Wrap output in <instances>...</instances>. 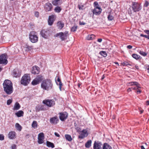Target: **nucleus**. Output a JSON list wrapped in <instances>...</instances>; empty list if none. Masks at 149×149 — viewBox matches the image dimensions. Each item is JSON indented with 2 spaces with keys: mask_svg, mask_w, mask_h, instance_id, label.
<instances>
[{
  "mask_svg": "<svg viewBox=\"0 0 149 149\" xmlns=\"http://www.w3.org/2000/svg\"><path fill=\"white\" fill-rule=\"evenodd\" d=\"M3 86L4 91L8 95H10L13 91V84L10 80L6 79L4 81Z\"/></svg>",
  "mask_w": 149,
  "mask_h": 149,
  "instance_id": "obj_1",
  "label": "nucleus"
},
{
  "mask_svg": "<svg viewBox=\"0 0 149 149\" xmlns=\"http://www.w3.org/2000/svg\"><path fill=\"white\" fill-rule=\"evenodd\" d=\"M41 86L43 89L48 91L52 89L53 84L51 80L49 79H46L42 81Z\"/></svg>",
  "mask_w": 149,
  "mask_h": 149,
  "instance_id": "obj_2",
  "label": "nucleus"
},
{
  "mask_svg": "<svg viewBox=\"0 0 149 149\" xmlns=\"http://www.w3.org/2000/svg\"><path fill=\"white\" fill-rule=\"evenodd\" d=\"M31 78L29 74H25L22 77L20 82L22 84L26 86L29 83Z\"/></svg>",
  "mask_w": 149,
  "mask_h": 149,
  "instance_id": "obj_3",
  "label": "nucleus"
},
{
  "mask_svg": "<svg viewBox=\"0 0 149 149\" xmlns=\"http://www.w3.org/2000/svg\"><path fill=\"white\" fill-rule=\"evenodd\" d=\"M94 6L95 8L93 10V14L95 15H99L101 12L102 9L96 1H95L93 3Z\"/></svg>",
  "mask_w": 149,
  "mask_h": 149,
  "instance_id": "obj_4",
  "label": "nucleus"
},
{
  "mask_svg": "<svg viewBox=\"0 0 149 149\" xmlns=\"http://www.w3.org/2000/svg\"><path fill=\"white\" fill-rule=\"evenodd\" d=\"M132 10L135 12L139 11L142 8V7L140 3L134 2H132Z\"/></svg>",
  "mask_w": 149,
  "mask_h": 149,
  "instance_id": "obj_5",
  "label": "nucleus"
},
{
  "mask_svg": "<svg viewBox=\"0 0 149 149\" xmlns=\"http://www.w3.org/2000/svg\"><path fill=\"white\" fill-rule=\"evenodd\" d=\"M68 35V32L67 31H65L64 33L61 32L59 33H57L54 36L55 37H57L59 36L61 40L63 41L67 39Z\"/></svg>",
  "mask_w": 149,
  "mask_h": 149,
  "instance_id": "obj_6",
  "label": "nucleus"
},
{
  "mask_svg": "<svg viewBox=\"0 0 149 149\" xmlns=\"http://www.w3.org/2000/svg\"><path fill=\"white\" fill-rule=\"evenodd\" d=\"M29 38L30 40L33 43L36 42L38 40V37L34 31H31L30 33Z\"/></svg>",
  "mask_w": 149,
  "mask_h": 149,
  "instance_id": "obj_7",
  "label": "nucleus"
},
{
  "mask_svg": "<svg viewBox=\"0 0 149 149\" xmlns=\"http://www.w3.org/2000/svg\"><path fill=\"white\" fill-rule=\"evenodd\" d=\"M7 55L5 54H2L0 56V64L6 65L8 62Z\"/></svg>",
  "mask_w": 149,
  "mask_h": 149,
  "instance_id": "obj_8",
  "label": "nucleus"
},
{
  "mask_svg": "<svg viewBox=\"0 0 149 149\" xmlns=\"http://www.w3.org/2000/svg\"><path fill=\"white\" fill-rule=\"evenodd\" d=\"M43 80V77L41 75H38L32 82V84L35 85L38 84Z\"/></svg>",
  "mask_w": 149,
  "mask_h": 149,
  "instance_id": "obj_9",
  "label": "nucleus"
},
{
  "mask_svg": "<svg viewBox=\"0 0 149 149\" xmlns=\"http://www.w3.org/2000/svg\"><path fill=\"white\" fill-rule=\"evenodd\" d=\"M42 103L49 107H53L55 104L53 100H45L43 101Z\"/></svg>",
  "mask_w": 149,
  "mask_h": 149,
  "instance_id": "obj_10",
  "label": "nucleus"
},
{
  "mask_svg": "<svg viewBox=\"0 0 149 149\" xmlns=\"http://www.w3.org/2000/svg\"><path fill=\"white\" fill-rule=\"evenodd\" d=\"M56 17V15H52L49 16L48 20V24L50 26L52 25Z\"/></svg>",
  "mask_w": 149,
  "mask_h": 149,
  "instance_id": "obj_11",
  "label": "nucleus"
},
{
  "mask_svg": "<svg viewBox=\"0 0 149 149\" xmlns=\"http://www.w3.org/2000/svg\"><path fill=\"white\" fill-rule=\"evenodd\" d=\"M80 134L78 136V138L80 139H83L84 137H87L88 135V133L87 130L83 129L82 130L80 131L79 133Z\"/></svg>",
  "mask_w": 149,
  "mask_h": 149,
  "instance_id": "obj_12",
  "label": "nucleus"
},
{
  "mask_svg": "<svg viewBox=\"0 0 149 149\" xmlns=\"http://www.w3.org/2000/svg\"><path fill=\"white\" fill-rule=\"evenodd\" d=\"M59 114L60 119L62 121H65L68 116V114L66 112L60 113Z\"/></svg>",
  "mask_w": 149,
  "mask_h": 149,
  "instance_id": "obj_13",
  "label": "nucleus"
},
{
  "mask_svg": "<svg viewBox=\"0 0 149 149\" xmlns=\"http://www.w3.org/2000/svg\"><path fill=\"white\" fill-rule=\"evenodd\" d=\"M44 7L45 11L47 12L52 10L53 6L50 3H47L45 4Z\"/></svg>",
  "mask_w": 149,
  "mask_h": 149,
  "instance_id": "obj_14",
  "label": "nucleus"
},
{
  "mask_svg": "<svg viewBox=\"0 0 149 149\" xmlns=\"http://www.w3.org/2000/svg\"><path fill=\"white\" fill-rule=\"evenodd\" d=\"M40 71L39 68L38 66H34L32 68V73L34 74H38L39 73Z\"/></svg>",
  "mask_w": 149,
  "mask_h": 149,
  "instance_id": "obj_15",
  "label": "nucleus"
},
{
  "mask_svg": "<svg viewBox=\"0 0 149 149\" xmlns=\"http://www.w3.org/2000/svg\"><path fill=\"white\" fill-rule=\"evenodd\" d=\"M21 73L20 70H19L17 69L14 70L13 72V75L15 77H17L20 76Z\"/></svg>",
  "mask_w": 149,
  "mask_h": 149,
  "instance_id": "obj_16",
  "label": "nucleus"
},
{
  "mask_svg": "<svg viewBox=\"0 0 149 149\" xmlns=\"http://www.w3.org/2000/svg\"><path fill=\"white\" fill-rule=\"evenodd\" d=\"M35 109L36 112H38L40 111H45L46 110L45 106L42 105H38L36 107Z\"/></svg>",
  "mask_w": 149,
  "mask_h": 149,
  "instance_id": "obj_17",
  "label": "nucleus"
},
{
  "mask_svg": "<svg viewBox=\"0 0 149 149\" xmlns=\"http://www.w3.org/2000/svg\"><path fill=\"white\" fill-rule=\"evenodd\" d=\"M48 31V30L44 29L42 30L40 32L42 36L44 38H47L49 36Z\"/></svg>",
  "mask_w": 149,
  "mask_h": 149,
  "instance_id": "obj_18",
  "label": "nucleus"
},
{
  "mask_svg": "<svg viewBox=\"0 0 149 149\" xmlns=\"http://www.w3.org/2000/svg\"><path fill=\"white\" fill-rule=\"evenodd\" d=\"M58 121V119L57 116L52 117L50 120V123L52 124H56Z\"/></svg>",
  "mask_w": 149,
  "mask_h": 149,
  "instance_id": "obj_19",
  "label": "nucleus"
},
{
  "mask_svg": "<svg viewBox=\"0 0 149 149\" xmlns=\"http://www.w3.org/2000/svg\"><path fill=\"white\" fill-rule=\"evenodd\" d=\"M16 133L14 131L10 132L8 135V138L10 139H13L15 138Z\"/></svg>",
  "mask_w": 149,
  "mask_h": 149,
  "instance_id": "obj_20",
  "label": "nucleus"
},
{
  "mask_svg": "<svg viewBox=\"0 0 149 149\" xmlns=\"http://www.w3.org/2000/svg\"><path fill=\"white\" fill-rule=\"evenodd\" d=\"M126 85L128 86H131L133 85H136V87H139V84L137 82H130L127 83Z\"/></svg>",
  "mask_w": 149,
  "mask_h": 149,
  "instance_id": "obj_21",
  "label": "nucleus"
},
{
  "mask_svg": "<svg viewBox=\"0 0 149 149\" xmlns=\"http://www.w3.org/2000/svg\"><path fill=\"white\" fill-rule=\"evenodd\" d=\"M144 31L148 35H144L143 34H141L140 35V36L141 37H144L145 38L149 39V30H144Z\"/></svg>",
  "mask_w": 149,
  "mask_h": 149,
  "instance_id": "obj_22",
  "label": "nucleus"
},
{
  "mask_svg": "<svg viewBox=\"0 0 149 149\" xmlns=\"http://www.w3.org/2000/svg\"><path fill=\"white\" fill-rule=\"evenodd\" d=\"M101 145L100 143H98L95 142L93 145V149H100Z\"/></svg>",
  "mask_w": 149,
  "mask_h": 149,
  "instance_id": "obj_23",
  "label": "nucleus"
},
{
  "mask_svg": "<svg viewBox=\"0 0 149 149\" xmlns=\"http://www.w3.org/2000/svg\"><path fill=\"white\" fill-rule=\"evenodd\" d=\"M56 83L58 85H59V87L61 91V87H62V83L61 82L60 79V78L59 77H58L57 79V81L58 82H57L56 80Z\"/></svg>",
  "mask_w": 149,
  "mask_h": 149,
  "instance_id": "obj_24",
  "label": "nucleus"
},
{
  "mask_svg": "<svg viewBox=\"0 0 149 149\" xmlns=\"http://www.w3.org/2000/svg\"><path fill=\"white\" fill-rule=\"evenodd\" d=\"M57 26L58 28V29H61L64 27V24L61 21H59L57 22Z\"/></svg>",
  "mask_w": 149,
  "mask_h": 149,
  "instance_id": "obj_25",
  "label": "nucleus"
},
{
  "mask_svg": "<svg viewBox=\"0 0 149 149\" xmlns=\"http://www.w3.org/2000/svg\"><path fill=\"white\" fill-rule=\"evenodd\" d=\"M21 107L20 105L17 102H16L15 104L13 109L14 110H18Z\"/></svg>",
  "mask_w": 149,
  "mask_h": 149,
  "instance_id": "obj_26",
  "label": "nucleus"
},
{
  "mask_svg": "<svg viewBox=\"0 0 149 149\" xmlns=\"http://www.w3.org/2000/svg\"><path fill=\"white\" fill-rule=\"evenodd\" d=\"M92 141L91 140H89L85 143V146L86 148H89L91 146Z\"/></svg>",
  "mask_w": 149,
  "mask_h": 149,
  "instance_id": "obj_27",
  "label": "nucleus"
},
{
  "mask_svg": "<svg viewBox=\"0 0 149 149\" xmlns=\"http://www.w3.org/2000/svg\"><path fill=\"white\" fill-rule=\"evenodd\" d=\"M15 114L18 117H20L23 116L24 112L22 111H19L16 113Z\"/></svg>",
  "mask_w": 149,
  "mask_h": 149,
  "instance_id": "obj_28",
  "label": "nucleus"
},
{
  "mask_svg": "<svg viewBox=\"0 0 149 149\" xmlns=\"http://www.w3.org/2000/svg\"><path fill=\"white\" fill-rule=\"evenodd\" d=\"M103 149H111V147L108 143H105L104 144Z\"/></svg>",
  "mask_w": 149,
  "mask_h": 149,
  "instance_id": "obj_29",
  "label": "nucleus"
},
{
  "mask_svg": "<svg viewBox=\"0 0 149 149\" xmlns=\"http://www.w3.org/2000/svg\"><path fill=\"white\" fill-rule=\"evenodd\" d=\"M65 137L66 139L69 141H71L72 140V138L71 136L68 134H66L65 135Z\"/></svg>",
  "mask_w": 149,
  "mask_h": 149,
  "instance_id": "obj_30",
  "label": "nucleus"
},
{
  "mask_svg": "<svg viewBox=\"0 0 149 149\" xmlns=\"http://www.w3.org/2000/svg\"><path fill=\"white\" fill-rule=\"evenodd\" d=\"M47 146L49 147H51L54 148V144L50 142L47 141L46 142Z\"/></svg>",
  "mask_w": 149,
  "mask_h": 149,
  "instance_id": "obj_31",
  "label": "nucleus"
},
{
  "mask_svg": "<svg viewBox=\"0 0 149 149\" xmlns=\"http://www.w3.org/2000/svg\"><path fill=\"white\" fill-rule=\"evenodd\" d=\"M60 1V0H53L52 1V3L55 6L58 5L60 4H59V2Z\"/></svg>",
  "mask_w": 149,
  "mask_h": 149,
  "instance_id": "obj_32",
  "label": "nucleus"
},
{
  "mask_svg": "<svg viewBox=\"0 0 149 149\" xmlns=\"http://www.w3.org/2000/svg\"><path fill=\"white\" fill-rule=\"evenodd\" d=\"M130 63V61H125L121 63V64L123 66H127L128 65L131 66V65Z\"/></svg>",
  "mask_w": 149,
  "mask_h": 149,
  "instance_id": "obj_33",
  "label": "nucleus"
},
{
  "mask_svg": "<svg viewBox=\"0 0 149 149\" xmlns=\"http://www.w3.org/2000/svg\"><path fill=\"white\" fill-rule=\"evenodd\" d=\"M15 127L19 131H21L22 129V127L18 123H16L15 124Z\"/></svg>",
  "mask_w": 149,
  "mask_h": 149,
  "instance_id": "obj_34",
  "label": "nucleus"
},
{
  "mask_svg": "<svg viewBox=\"0 0 149 149\" xmlns=\"http://www.w3.org/2000/svg\"><path fill=\"white\" fill-rule=\"evenodd\" d=\"M54 10L56 12L59 13L61 10V9L60 7L57 6L55 8Z\"/></svg>",
  "mask_w": 149,
  "mask_h": 149,
  "instance_id": "obj_35",
  "label": "nucleus"
},
{
  "mask_svg": "<svg viewBox=\"0 0 149 149\" xmlns=\"http://www.w3.org/2000/svg\"><path fill=\"white\" fill-rule=\"evenodd\" d=\"M38 124L36 121H33L32 124V126L34 128H36L37 127Z\"/></svg>",
  "mask_w": 149,
  "mask_h": 149,
  "instance_id": "obj_36",
  "label": "nucleus"
},
{
  "mask_svg": "<svg viewBox=\"0 0 149 149\" xmlns=\"http://www.w3.org/2000/svg\"><path fill=\"white\" fill-rule=\"evenodd\" d=\"M132 56L133 58L136 59V60H138L140 59V56L135 54H134L132 55Z\"/></svg>",
  "mask_w": 149,
  "mask_h": 149,
  "instance_id": "obj_37",
  "label": "nucleus"
},
{
  "mask_svg": "<svg viewBox=\"0 0 149 149\" xmlns=\"http://www.w3.org/2000/svg\"><path fill=\"white\" fill-rule=\"evenodd\" d=\"M95 37V36L93 34L88 35L87 37V39L88 40H93L94 39Z\"/></svg>",
  "mask_w": 149,
  "mask_h": 149,
  "instance_id": "obj_38",
  "label": "nucleus"
},
{
  "mask_svg": "<svg viewBox=\"0 0 149 149\" xmlns=\"http://www.w3.org/2000/svg\"><path fill=\"white\" fill-rule=\"evenodd\" d=\"M77 28V26L75 25L72 27L71 29V31L72 32L75 31Z\"/></svg>",
  "mask_w": 149,
  "mask_h": 149,
  "instance_id": "obj_39",
  "label": "nucleus"
},
{
  "mask_svg": "<svg viewBox=\"0 0 149 149\" xmlns=\"http://www.w3.org/2000/svg\"><path fill=\"white\" fill-rule=\"evenodd\" d=\"M107 18L109 20L112 21L114 17L111 14H109L108 15Z\"/></svg>",
  "mask_w": 149,
  "mask_h": 149,
  "instance_id": "obj_40",
  "label": "nucleus"
},
{
  "mask_svg": "<svg viewBox=\"0 0 149 149\" xmlns=\"http://www.w3.org/2000/svg\"><path fill=\"white\" fill-rule=\"evenodd\" d=\"M44 133L42 132L40 133L38 135V137L39 138L44 139Z\"/></svg>",
  "mask_w": 149,
  "mask_h": 149,
  "instance_id": "obj_41",
  "label": "nucleus"
},
{
  "mask_svg": "<svg viewBox=\"0 0 149 149\" xmlns=\"http://www.w3.org/2000/svg\"><path fill=\"white\" fill-rule=\"evenodd\" d=\"M38 142L39 144H42L43 143V139L38 138Z\"/></svg>",
  "mask_w": 149,
  "mask_h": 149,
  "instance_id": "obj_42",
  "label": "nucleus"
},
{
  "mask_svg": "<svg viewBox=\"0 0 149 149\" xmlns=\"http://www.w3.org/2000/svg\"><path fill=\"white\" fill-rule=\"evenodd\" d=\"M26 47L27 49H28L29 50H31V49H33V46H30L28 45H26Z\"/></svg>",
  "mask_w": 149,
  "mask_h": 149,
  "instance_id": "obj_43",
  "label": "nucleus"
},
{
  "mask_svg": "<svg viewBox=\"0 0 149 149\" xmlns=\"http://www.w3.org/2000/svg\"><path fill=\"white\" fill-rule=\"evenodd\" d=\"M139 53L141 54V55L143 56H145L147 55V54L145 52L142 51H140Z\"/></svg>",
  "mask_w": 149,
  "mask_h": 149,
  "instance_id": "obj_44",
  "label": "nucleus"
},
{
  "mask_svg": "<svg viewBox=\"0 0 149 149\" xmlns=\"http://www.w3.org/2000/svg\"><path fill=\"white\" fill-rule=\"evenodd\" d=\"M139 88H140L139 86V87H136V92L137 93V94L140 93L141 92V90L139 89Z\"/></svg>",
  "mask_w": 149,
  "mask_h": 149,
  "instance_id": "obj_45",
  "label": "nucleus"
},
{
  "mask_svg": "<svg viewBox=\"0 0 149 149\" xmlns=\"http://www.w3.org/2000/svg\"><path fill=\"white\" fill-rule=\"evenodd\" d=\"M84 7V5H79L78 8L79 10H82L84 9L83 8Z\"/></svg>",
  "mask_w": 149,
  "mask_h": 149,
  "instance_id": "obj_46",
  "label": "nucleus"
},
{
  "mask_svg": "<svg viewBox=\"0 0 149 149\" xmlns=\"http://www.w3.org/2000/svg\"><path fill=\"white\" fill-rule=\"evenodd\" d=\"M12 100L9 99L7 101V104L8 105H9L12 102Z\"/></svg>",
  "mask_w": 149,
  "mask_h": 149,
  "instance_id": "obj_47",
  "label": "nucleus"
},
{
  "mask_svg": "<svg viewBox=\"0 0 149 149\" xmlns=\"http://www.w3.org/2000/svg\"><path fill=\"white\" fill-rule=\"evenodd\" d=\"M4 137L3 134H0V140L2 141L4 139Z\"/></svg>",
  "mask_w": 149,
  "mask_h": 149,
  "instance_id": "obj_48",
  "label": "nucleus"
},
{
  "mask_svg": "<svg viewBox=\"0 0 149 149\" xmlns=\"http://www.w3.org/2000/svg\"><path fill=\"white\" fill-rule=\"evenodd\" d=\"M149 5V3L147 1H146L145 2V3L144 4V6H145V7H147L148 6V5Z\"/></svg>",
  "mask_w": 149,
  "mask_h": 149,
  "instance_id": "obj_49",
  "label": "nucleus"
},
{
  "mask_svg": "<svg viewBox=\"0 0 149 149\" xmlns=\"http://www.w3.org/2000/svg\"><path fill=\"white\" fill-rule=\"evenodd\" d=\"M107 56V54L106 52L103 51V57H106Z\"/></svg>",
  "mask_w": 149,
  "mask_h": 149,
  "instance_id": "obj_50",
  "label": "nucleus"
},
{
  "mask_svg": "<svg viewBox=\"0 0 149 149\" xmlns=\"http://www.w3.org/2000/svg\"><path fill=\"white\" fill-rule=\"evenodd\" d=\"M16 146L15 144H13L12 146V149H16Z\"/></svg>",
  "mask_w": 149,
  "mask_h": 149,
  "instance_id": "obj_51",
  "label": "nucleus"
},
{
  "mask_svg": "<svg viewBox=\"0 0 149 149\" xmlns=\"http://www.w3.org/2000/svg\"><path fill=\"white\" fill-rule=\"evenodd\" d=\"M35 15L37 17L39 16V13L38 12H35Z\"/></svg>",
  "mask_w": 149,
  "mask_h": 149,
  "instance_id": "obj_52",
  "label": "nucleus"
},
{
  "mask_svg": "<svg viewBox=\"0 0 149 149\" xmlns=\"http://www.w3.org/2000/svg\"><path fill=\"white\" fill-rule=\"evenodd\" d=\"M86 24V23L83 22H80L79 24L80 25H84Z\"/></svg>",
  "mask_w": 149,
  "mask_h": 149,
  "instance_id": "obj_53",
  "label": "nucleus"
},
{
  "mask_svg": "<svg viewBox=\"0 0 149 149\" xmlns=\"http://www.w3.org/2000/svg\"><path fill=\"white\" fill-rule=\"evenodd\" d=\"M54 134L57 137H59L60 136L59 134L56 132L54 133Z\"/></svg>",
  "mask_w": 149,
  "mask_h": 149,
  "instance_id": "obj_54",
  "label": "nucleus"
},
{
  "mask_svg": "<svg viewBox=\"0 0 149 149\" xmlns=\"http://www.w3.org/2000/svg\"><path fill=\"white\" fill-rule=\"evenodd\" d=\"M30 136L29 134H27L25 136V137L26 139H28L29 138Z\"/></svg>",
  "mask_w": 149,
  "mask_h": 149,
  "instance_id": "obj_55",
  "label": "nucleus"
},
{
  "mask_svg": "<svg viewBox=\"0 0 149 149\" xmlns=\"http://www.w3.org/2000/svg\"><path fill=\"white\" fill-rule=\"evenodd\" d=\"M132 47L130 45H129L127 46V48L129 49H131L132 48Z\"/></svg>",
  "mask_w": 149,
  "mask_h": 149,
  "instance_id": "obj_56",
  "label": "nucleus"
},
{
  "mask_svg": "<svg viewBox=\"0 0 149 149\" xmlns=\"http://www.w3.org/2000/svg\"><path fill=\"white\" fill-rule=\"evenodd\" d=\"M131 89L132 88H128L127 90V91L128 92L131 91H132Z\"/></svg>",
  "mask_w": 149,
  "mask_h": 149,
  "instance_id": "obj_57",
  "label": "nucleus"
},
{
  "mask_svg": "<svg viewBox=\"0 0 149 149\" xmlns=\"http://www.w3.org/2000/svg\"><path fill=\"white\" fill-rule=\"evenodd\" d=\"M76 129L77 130V132H80V131H81L80 130H81V129L80 128H78V127H77Z\"/></svg>",
  "mask_w": 149,
  "mask_h": 149,
  "instance_id": "obj_58",
  "label": "nucleus"
},
{
  "mask_svg": "<svg viewBox=\"0 0 149 149\" xmlns=\"http://www.w3.org/2000/svg\"><path fill=\"white\" fill-rule=\"evenodd\" d=\"M141 109V108L140 109H139V110L140 111V114H141L143 112V111H144V110H141V109Z\"/></svg>",
  "mask_w": 149,
  "mask_h": 149,
  "instance_id": "obj_59",
  "label": "nucleus"
},
{
  "mask_svg": "<svg viewBox=\"0 0 149 149\" xmlns=\"http://www.w3.org/2000/svg\"><path fill=\"white\" fill-rule=\"evenodd\" d=\"M128 12L129 14H132V11L131 10V9L130 10V9H129L128 10Z\"/></svg>",
  "mask_w": 149,
  "mask_h": 149,
  "instance_id": "obj_60",
  "label": "nucleus"
},
{
  "mask_svg": "<svg viewBox=\"0 0 149 149\" xmlns=\"http://www.w3.org/2000/svg\"><path fill=\"white\" fill-rule=\"evenodd\" d=\"M102 40V39L101 38L98 39L97 40V41L99 42H101Z\"/></svg>",
  "mask_w": 149,
  "mask_h": 149,
  "instance_id": "obj_61",
  "label": "nucleus"
},
{
  "mask_svg": "<svg viewBox=\"0 0 149 149\" xmlns=\"http://www.w3.org/2000/svg\"><path fill=\"white\" fill-rule=\"evenodd\" d=\"M146 105H149V100H147L146 101Z\"/></svg>",
  "mask_w": 149,
  "mask_h": 149,
  "instance_id": "obj_62",
  "label": "nucleus"
},
{
  "mask_svg": "<svg viewBox=\"0 0 149 149\" xmlns=\"http://www.w3.org/2000/svg\"><path fill=\"white\" fill-rule=\"evenodd\" d=\"M147 69L148 70V72L149 73V65H148L147 68Z\"/></svg>",
  "mask_w": 149,
  "mask_h": 149,
  "instance_id": "obj_63",
  "label": "nucleus"
},
{
  "mask_svg": "<svg viewBox=\"0 0 149 149\" xmlns=\"http://www.w3.org/2000/svg\"><path fill=\"white\" fill-rule=\"evenodd\" d=\"M141 149H145L144 147L143 146H141Z\"/></svg>",
  "mask_w": 149,
  "mask_h": 149,
  "instance_id": "obj_64",
  "label": "nucleus"
}]
</instances>
